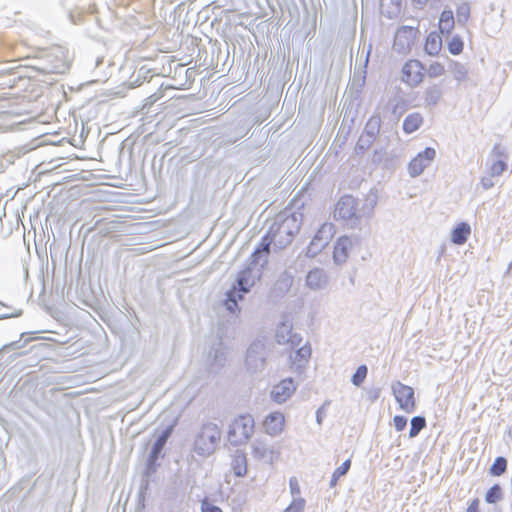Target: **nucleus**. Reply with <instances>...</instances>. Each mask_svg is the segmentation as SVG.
<instances>
[{
  "label": "nucleus",
  "instance_id": "1",
  "mask_svg": "<svg viewBox=\"0 0 512 512\" xmlns=\"http://www.w3.org/2000/svg\"><path fill=\"white\" fill-rule=\"evenodd\" d=\"M29 68L43 76L65 74L70 69L68 50L62 46L43 49Z\"/></svg>",
  "mask_w": 512,
  "mask_h": 512
},
{
  "label": "nucleus",
  "instance_id": "2",
  "mask_svg": "<svg viewBox=\"0 0 512 512\" xmlns=\"http://www.w3.org/2000/svg\"><path fill=\"white\" fill-rule=\"evenodd\" d=\"M302 225V214L283 211L271 223L269 230L275 240V248L282 250L291 244Z\"/></svg>",
  "mask_w": 512,
  "mask_h": 512
},
{
  "label": "nucleus",
  "instance_id": "3",
  "mask_svg": "<svg viewBox=\"0 0 512 512\" xmlns=\"http://www.w3.org/2000/svg\"><path fill=\"white\" fill-rule=\"evenodd\" d=\"M221 439V430L217 424L212 422L204 423L195 437L194 452L202 457L214 453Z\"/></svg>",
  "mask_w": 512,
  "mask_h": 512
},
{
  "label": "nucleus",
  "instance_id": "4",
  "mask_svg": "<svg viewBox=\"0 0 512 512\" xmlns=\"http://www.w3.org/2000/svg\"><path fill=\"white\" fill-rule=\"evenodd\" d=\"M254 418L249 415H240L229 426L228 440L234 446L245 444L254 433Z\"/></svg>",
  "mask_w": 512,
  "mask_h": 512
},
{
  "label": "nucleus",
  "instance_id": "5",
  "mask_svg": "<svg viewBox=\"0 0 512 512\" xmlns=\"http://www.w3.org/2000/svg\"><path fill=\"white\" fill-rule=\"evenodd\" d=\"M268 349L264 340L253 341L246 352L245 366L251 373H258L264 370L267 363Z\"/></svg>",
  "mask_w": 512,
  "mask_h": 512
},
{
  "label": "nucleus",
  "instance_id": "6",
  "mask_svg": "<svg viewBox=\"0 0 512 512\" xmlns=\"http://www.w3.org/2000/svg\"><path fill=\"white\" fill-rule=\"evenodd\" d=\"M357 205L358 202L354 197L350 195L342 196L336 204L334 217L347 221L352 227H355L361 218Z\"/></svg>",
  "mask_w": 512,
  "mask_h": 512
},
{
  "label": "nucleus",
  "instance_id": "7",
  "mask_svg": "<svg viewBox=\"0 0 512 512\" xmlns=\"http://www.w3.org/2000/svg\"><path fill=\"white\" fill-rule=\"evenodd\" d=\"M335 234V227L332 223H323L314 234L307 249L306 256L313 258L317 256L330 243Z\"/></svg>",
  "mask_w": 512,
  "mask_h": 512
},
{
  "label": "nucleus",
  "instance_id": "8",
  "mask_svg": "<svg viewBox=\"0 0 512 512\" xmlns=\"http://www.w3.org/2000/svg\"><path fill=\"white\" fill-rule=\"evenodd\" d=\"M276 340L279 344H290L293 348L302 342V337L293 333L292 322L287 314L282 316V321L277 325Z\"/></svg>",
  "mask_w": 512,
  "mask_h": 512
},
{
  "label": "nucleus",
  "instance_id": "9",
  "mask_svg": "<svg viewBox=\"0 0 512 512\" xmlns=\"http://www.w3.org/2000/svg\"><path fill=\"white\" fill-rule=\"evenodd\" d=\"M417 33L418 30L414 27H400L394 36L393 49L398 53L407 54L414 43Z\"/></svg>",
  "mask_w": 512,
  "mask_h": 512
},
{
  "label": "nucleus",
  "instance_id": "10",
  "mask_svg": "<svg viewBox=\"0 0 512 512\" xmlns=\"http://www.w3.org/2000/svg\"><path fill=\"white\" fill-rule=\"evenodd\" d=\"M436 156V151L432 147H426L419 152L408 164V172L411 177H417L430 166Z\"/></svg>",
  "mask_w": 512,
  "mask_h": 512
},
{
  "label": "nucleus",
  "instance_id": "11",
  "mask_svg": "<svg viewBox=\"0 0 512 512\" xmlns=\"http://www.w3.org/2000/svg\"><path fill=\"white\" fill-rule=\"evenodd\" d=\"M392 390L399 407L407 413H412L415 410L413 388L397 382L392 386Z\"/></svg>",
  "mask_w": 512,
  "mask_h": 512
},
{
  "label": "nucleus",
  "instance_id": "12",
  "mask_svg": "<svg viewBox=\"0 0 512 512\" xmlns=\"http://www.w3.org/2000/svg\"><path fill=\"white\" fill-rule=\"evenodd\" d=\"M226 360V347L219 337L210 346L207 352V366L210 372H217L225 363Z\"/></svg>",
  "mask_w": 512,
  "mask_h": 512
},
{
  "label": "nucleus",
  "instance_id": "13",
  "mask_svg": "<svg viewBox=\"0 0 512 512\" xmlns=\"http://www.w3.org/2000/svg\"><path fill=\"white\" fill-rule=\"evenodd\" d=\"M296 388L297 386L293 378H285L273 386L270 393L271 399L278 404H282L294 394Z\"/></svg>",
  "mask_w": 512,
  "mask_h": 512
},
{
  "label": "nucleus",
  "instance_id": "14",
  "mask_svg": "<svg viewBox=\"0 0 512 512\" xmlns=\"http://www.w3.org/2000/svg\"><path fill=\"white\" fill-rule=\"evenodd\" d=\"M422 64L418 60L406 62L402 68V81L411 87L417 86L423 80Z\"/></svg>",
  "mask_w": 512,
  "mask_h": 512
},
{
  "label": "nucleus",
  "instance_id": "15",
  "mask_svg": "<svg viewBox=\"0 0 512 512\" xmlns=\"http://www.w3.org/2000/svg\"><path fill=\"white\" fill-rule=\"evenodd\" d=\"M252 456L260 461L272 464L275 459V451L266 440L257 438L251 443Z\"/></svg>",
  "mask_w": 512,
  "mask_h": 512
},
{
  "label": "nucleus",
  "instance_id": "16",
  "mask_svg": "<svg viewBox=\"0 0 512 512\" xmlns=\"http://www.w3.org/2000/svg\"><path fill=\"white\" fill-rule=\"evenodd\" d=\"M328 283V275L322 268H313L306 275V286L311 290L325 289Z\"/></svg>",
  "mask_w": 512,
  "mask_h": 512
},
{
  "label": "nucleus",
  "instance_id": "17",
  "mask_svg": "<svg viewBox=\"0 0 512 512\" xmlns=\"http://www.w3.org/2000/svg\"><path fill=\"white\" fill-rule=\"evenodd\" d=\"M351 245L352 241L347 236H342L337 240L333 251V261L335 264L341 265L346 262Z\"/></svg>",
  "mask_w": 512,
  "mask_h": 512
},
{
  "label": "nucleus",
  "instance_id": "18",
  "mask_svg": "<svg viewBox=\"0 0 512 512\" xmlns=\"http://www.w3.org/2000/svg\"><path fill=\"white\" fill-rule=\"evenodd\" d=\"M253 272V268L247 266L237 274L236 281L232 286L240 288L242 292H249L251 287L255 284V278L257 277L253 275Z\"/></svg>",
  "mask_w": 512,
  "mask_h": 512
},
{
  "label": "nucleus",
  "instance_id": "19",
  "mask_svg": "<svg viewBox=\"0 0 512 512\" xmlns=\"http://www.w3.org/2000/svg\"><path fill=\"white\" fill-rule=\"evenodd\" d=\"M248 292H242L240 291V288H236L232 286L227 292H226V298L224 300V305L226 309L230 313H236L240 310L238 302L244 298V295Z\"/></svg>",
  "mask_w": 512,
  "mask_h": 512
},
{
  "label": "nucleus",
  "instance_id": "20",
  "mask_svg": "<svg viewBox=\"0 0 512 512\" xmlns=\"http://www.w3.org/2000/svg\"><path fill=\"white\" fill-rule=\"evenodd\" d=\"M266 429L269 434L276 435L282 431L284 416L280 412L270 413L265 419Z\"/></svg>",
  "mask_w": 512,
  "mask_h": 512
},
{
  "label": "nucleus",
  "instance_id": "21",
  "mask_svg": "<svg viewBox=\"0 0 512 512\" xmlns=\"http://www.w3.org/2000/svg\"><path fill=\"white\" fill-rule=\"evenodd\" d=\"M173 431V426H168L157 436L155 442L152 445L149 454H152V457H160L163 448L165 447L168 439L170 438Z\"/></svg>",
  "mask_w": 512,
  "mask_h": 512
},
{
  "label": "nucleus",
  "instance_id": "22",
  "mask_svg": "<svg viewBox=\"0 0 512 512\" xmlns=\"http://www.w3.org/2000/svg\"><path fill=\"white\" fill-rule=\"evenodd\" d=\"M470 233V225L466 222H461L452 230L451 242L455 245H463L466 243Z\"/></svg>",
  "mask_w": 512,
  "mask_h": 512
},
{
  "label": "nucleus",
  "instance_id": "23",
  "mask_svg": "<svg viewBox=\"0 0 512 512\" xmlns=\"http://www.w3.org/2000/svg\"><path fill=\"white\" fill-rule=\"evenodd\" d=\"M231 468L235 476L243 477L247 473V458L244 452L236 451L231 461Z\"/></svg>",
  "mask_w": 512,
  "mask_h": 512
},
{
  "label": "nucleus",
  "instance_id": "24",
  "mask_svg": "<svg viewBox=\"0 0 512 512\" xmlns=\"http://www.w3.org/2000/svg\"><path fill=\"white\" fill-rule=\"evenodd\" d=\"M455 25L454 14L451 9H444L439 18V30L443 35H449Z\"/></svg>",
  "mask_w": 512,
  "mask_h": 512
},
{
  "label": "nucleus",
  "instance_id": "25",
  "mask_svg": "<svg viewBox=\"0 0 512 512\" xmlns=\"http://www.w3.org/2000/svg\"><path fill=\"white\" fill-rule=\"evenodd\" d=\"M423 124V116L419 112H414L407 115L403 121V131L406 134H411L418 130Z\"/></svg>",
  "mask_w": 512,
  "mask_h": 512
},
{
  "label": "nucleus",
  "instance_id": "26",
  "mask_svg": "<svg viewBox=\"0 0 512 512\" xmlns=\"http://www.w3.org/2000/svg\"><path fill=\"white\" fill-rule=\"evenodd\" d=\"M442 96V88L438 84H433L424 91L425 107L437 105Z\"/></svg>",
  "mask_w": 512,
  "mask_h": 512
},
{
  "label": "nucleus",
  "instance_id": "27",
  "mask_svg": "<svg viewBox=\"0 0 512 512\" xmlns=\"http://www.w3.org/2000/svg\"><path fill=\"white\" fill-rule=\"evenodd\" d=\"M381 124L382 120L380 115L374 114L366 122L363 133L376 139L380 133Z\"/></svg>",
  "mask_w": 512,
  "mask_h": 512
},
{
  "label": "nucleus",
  "instance_id": "28",
  "mask_svg": "<svg viewBox=\"0 0 512 512\" xmlns=\"http://www.w3.org/2000/svg\"><path fill=\"white\" fill-rule=\"evenodd\" d=\"M441 45V37L436 32H432L427 36L425 43V51L429 55H435L440 51Z\"/></svg>",
  "mask_w": 512,
  "mask_h": 512
},
{
  "label": "nucleus",
  "instance_id": "29",
  "mask_svg": "<svg viewBox=\"0 0 512 512\" xmlns=\"http://www.w3.org/2000/svg\"><path fill=\"white\" fill-rule=\"evenodd\" d=\"M27 335L28 333H22L19 340L12 341L8 344L3 345L0 348V354L8 353L13 350H19L25 347L32 340V338L26 337Z\"/></svg>",
  "mask_w": 512,
  "mask_h": 512
},
{
  "label": "nucleus",
  "instance_id": "30",
  "mask_svg": "<svg viewBox=\"0 0 512 512\" xmlns=\"http://www.w3.org/2000/svg\"><path fill=\"white\" fill-rule=\"evenodd\" d=\"M311 356V348L309 345L299 347L293 355L290 356L293 363H297L298 367L302 366V363H306Z\"/></svg>",
  "mask_w": 512,
  "mask_h": 512
},
{
  "label": "nucleus",
  "instance_id": "31",
  "mask_svg": "<svg viewBox=\"0 0 512 512\" xmlns=\"http://www.w3.org/2000/svg\"><path fill=\"white\" fill-rule=\"evenodd\" d=\"M275 246L274 237H272L271 231L268 229L267 233L262 237L257 249L264 254V263L268 262V255L270 253V246Z\"/></svg>",
  "mask_w": 512,
  "mask_h": 512
},
{
  "label": "nucleus",
  "instance_id": "32",
  "mask_svg": "<svg viewBox=\"0 0 512 512\" xmlns=\"http://www.w3.org/2000/svg\"><path fill=\"white\" fill-rule=\"evenodd\" d=\"M426 427V419L423 416H414L410 421L409 437L415 438Z\"/></svg>",
  "mask_w": 512,
  "mask_h": 512
},
{
  "label": "nucleus",
  "instance_id": "33",
  "mask_svg": "<svg viewBox=\"0 0 512 512\" xmlns=\"http://www.w3.org/2000/svg\"><path fill=\"white\" fill-rule=\"evenodd\" d=\"M267 263H264V254L259 251L257 248L254 250V252L249 257V264L248 266H251L253 270L259 265L260 268H257V276L258 278L261 275V269L266 265Z\"/></svg>",
  "mask_w": 512,
  "mask_h": 512
},
{
  "label": "nucleus",
  "instance_id": "34",
  "mask_svg": "<svg viewBox=\"0 0 512 512\" xmlns=\"http://www.w3.org/2000/svg\"><path fill=\"white\" fill-rule=\"evenodd\" d=\"M503 498L502 488L499 484H494L486 493L485 501L489 504H496Z\"/></svg>",
  "mask_w": 512,
  "mask_h": 512
},
{
  "label": "nucleus",
  "instance_id": "35",
  "mask_svg": "<svg viewBox=\"0 0 512 512\" xmlns=\"http://www.w3.org/2000/svg\"><path fill=\"white\" fill-rule=\"evenodd\" d=\"M507 469V459L503 456H498L489 469L492 476H501Z\"/></svg>",
  "mask_w": 512,
  "mask_h": 512
},
{
  "label": "nucleus",
  "instance_id": "36",
  "mask_svg": "<svg viewBox=\"0 0 512 512\" xmlns=\"http://www.w3.org/2000/svg\"><path fill=\"white\" fill-rule=\"evenodd\" d=\"M470 17V5L463 2L456 9V18L459 25H465Z\"/></svg>",
  "mask_w": 512,
  "mask_h": 512
},
{
  "label": "nucleus",
  "instance_id": "37",
  "mask_svg": "<svg viewBox=\"0 0 512 512\" xmlns=\"http://www.w3.org/2000/svg\"><path fill=\"white\" fill-rule=\"evenodd\" d=\"M376 139L369 137L365 133H362L356 143L355 151L357 153H363L368 150Z\"/></svg>",
  "mask_w": 512,
  "mask_h": 512
},
{
  "label": "nucleus",
  "instance_id": "38",
  "mask_svg": "<svg viewBox=\"0 0 512 512\" xmlns=\"http://www.w3.org/2000/svg\"><path fill=\"white\" fill-rule=\"evenodd\" d=\"M450 69L457 81H464L467 78L468 70L465 65L459 62H452Z\"/></svg>",
  "mask_w": 512,
  "mask_h": 512
},
{
  "label": "nucleus",
  "instance_id": "39",
  "mask_svg": "<svg viewBox=\"0 0 512 512\" xmlns=\"http://www.w3.org/2000/svg\"><path fill=\"white\" fill-rule=\"evenodd\" d=\"M507 170V163L503 159H493L489 167L491 176H500Z\"/></svg>",
  "mask_w": 512,
  "mask_h": 512
},
{
  "label": "nucleus",
  "instance_id": "40",
  "mask_svg": "<svg viewBox=\"0 0 512 512\" xmlns=\"http://www.w3.org/2000/svg\"><path fill=\"white\" fill-rule=\"evenodd\" d=\"M367 374H368L367 366L366 365H360L356 369L355 373L352 375L351 382L353 383V385L359 387V386L362 385V383L366 379Z\"/></svg>",
  "mask_w": 512,
  "mask_h": 512
},
{
  "label": "nucleus",
  "instance_id": "41",
  "mask_svg": "<svg viewBox=\"0 0 512 512\" xmlns=\"http://www.w3.org/2000/svg\"><path fill=\"white\" fill-rule=\"evenodd\" d=\"M464 43L460 36L455 35L448 42V50L452 55H459L463 51Z\"/></svg>",
  "mask_w": 512,
  "mask_h": 512
},
{
  "label": "nucleus",
  "instance_id": "42",
  "mask_svg": "<svg viewBox=\"0 0 512 512\" xmlns=\"http://www.w3.org/2000/svg\"><path fill=\"white\" fill-rule=\"evenodd\" d=\"M306 501L302 497L293 498L289 506H287L283 512H303Z\"/></svg>",
  "mask_w": 512,
  "mask_h": 512
},
{
  "label": "nucleus",
  "instance_id": "43",
  "mask_svg": "<svg viewBox=\"0 0 512 512\" xmlns=\"http://www.w3.org/2000/svg\"><path fill=\"white\" fill-rule=\"evenodd\" d=\"M160 457H152V454L148 455L146 468H145V476L149 477L152 475L157 469V461Z\"/></svg>",
  "mask_w": 512,
  "mask_h": 512
},
{
  "label": "nucleus",
  "instance_id": "44",
  "mask_svg": "<svg viewBox=\"0 0 512 512\" xmlns=\"http://www.w3.org/2000/svg\"><path fill=\"white\" fill-rule=\"evenodd\" d=\"M444 67L443 65H441L440 63L438 62H435V63H432L428 70H427V73H428V76L431 77V78H436V77H439L441 76L442 74H444Z\"/></svg>",
  "mask_w": 512,
  "mask_h": 512
},
{
  "label": "nucleus",
  "instance_id": "45",
  "mask_svg": "<svg viewBox=\"0 0 512 512\" xmlns=\"http://www.w3.org/2000/svg\"><path fill=\"white\" fill-rule=\"evenodd\" d=\"M491 156L493 157V159H503L505 161L508 157L505 148L503 146H501L500 144H495L493 146L492 151H491Z\"/></svg>",
  "mask_w": 512,
  "mask_h": 512
},
{
  "label": "nucleus",
  "instance_id": "46",
  "mask_svg": "<svg viewBox=\"0 0 512 512\" xmlns=\"http://www.w3.org/2000/svg\"><path fill=\"white\" fill-rule=\"evenodd\" d=\"M201 512H223L220 507L214 505L208 498L201 501Z\"/></svg>",
  "mask_w": 512,
  "mask_h": 512
},
{
  "label": "nucleus",
  "instance_id": "47",
  "mask_svg": "<svg viewBox=\"0 0 512 512\" xmlns=\"http://www.w3.org/2000/svg\"><path fill=\"white\" fill-rule=\"evenodd\" d=\"M350 467H351V460L347 459L338 468L335 469L333 474L335 476L341 478L342 476H345L348 473V471L350 470Z\"/></svg>",
  "mask_w": 512,
  "mask_h": 512
},
{
  "label": "nucleus",
  "instance_id": "48",
  "mask_svg": "<svg viewBox=\"0 0 512 512\" xmlns=\"http://www.w3.org/2000/svg\"><path fill=\"white\" fill-rule=\"evenodd\" d=\"M289 489H290V493L293 496V498L299 497V495L301 493V490H300L299 482H298L296 477H291L290 478V480H289Z\"/></svg>",
  "mask_w": 512,
  "mask_h": 512
},
{
  "label": "nucleus",
  "instance_id": "49",
  "mask_svg": "<svg viewBox=\"0 0 512 512\" xmlns=\"http://www.w3.org/2000/svg\"><path fill=\"white\" fill-rule=\"evenodd\" d=\"M394 426L397 431H402L407 425V418L402 415H396L393 418Z\"/></svg>",
  "mask_w": 512,
  "mask_h": 512
},
{
  "label": "nucleus",
  "instance_id": "50",
  "mask_svg": "<svg viewBox=\"0 0 512 512\" xmlns=\"http://www.w3.org/2000/svg\"><path fill=\"white\" fill-rule=\"evenodd\" d=\"M493 177L494 176H491V174L489 173L488 175L483 176L481 178V185L485 190H488L495 185L493 182Z\"/></svg>",
  "mask_w": 512,
  "mask_h": 512
},
{
  "label": "nucleus",
  "instance_id": "51",
  "mask_svg": "<svg viewBox=\"0 0 512 512\" xmlns=\"http://www.w3.org/2000/svg\"><path fill=\"white\" fill-rule=\"evenodd\" d=\"M479 503L480 500L478 498L473 499L469 504L466 512H479Z\"/></svg>",
  "mask_w": 512,
  "mask_h": 512
},
{
  "label": "nucleus",
  "instance_id": "52",
  "mask_svg": "<svg viewBox=\"0 0 512 512\" xmlns=\"http://www.w3.org/2000/svg\"><path fill=\"white\" fill-rule=\"evenodd\" d=\"M18 72L15 71L14 68H11V67H0V78L1 77H4L6 75H13V74H17Z\"/></svg>",
  "mask_w": 512,
  "mask_h": 512
},
{
  "label": "nucleus",
  "instance_id": "53",
  "mask_svg": "<svg viewBox=\"0 0 512 512\" xmlns=\"http://www.w3.org/2000/svg\"><path fill=\"white\" fill-rule=\"evenodd\" d=\"M384 154H385L384 150H375L374 154H373V157H372V162L373 163L381 162L382 157H383Z\"/></svg>",
  "mask_w": 512,
  "mask_h": 512
},
{
  "label": "nucleus",
  "instance_id": "54",
  "mask_svg": "<svg viewBox=\"0 0 512 512\" xmlns=\"http://www.w3.org/2000/svg\"><path fill=\"white\" fill-rule=\"evenodd\" d=\"M22 314V310H18L17 312L11 314H4L0 316V319L10 318V317H18Z\"/></svg>",
  "mask_w": 512,
  "mask_h": 512
},
{
  "label": "nucleus",
  "instance_id": "55",
  "mask_svg": "<svg viewBox=\"0 0 512 512\" xmlns=\"http://www.w3.org/2000/svg\"><path fill=\"white\" fill-rule=\"evenodd\" d=\"M322 419H323V408H319L316 412V421L318 424H321L322 423Z\"/></svg>",
  "mask_w": 512,
  "mask_h": 512
},
{
  "label": "nucleus",
  "instance_id": "56",
  "mask_svg": "<svg viewBox=\"0 0 512 512\" xmlns=\"http://www.w3.org/2000/svg\"><path fill=\"white\" fill-rule=\"evenodd\" d=\"M340 478L335 476L334 474H332V477H331V480H330V483H329V486L331 488L335 487L337 485V482Z\"/></svg>",
  "mask_w": 512,
  "mask_h": 512
},
{
  "label": "nucleus",
  "instance_id": "57",
  "mask_svg": "<svg viewBox=\"0 0 512 512\" xmlns=\"http://www.w3.org/2000/svg\"><path fill=\"white\" fill-rule=\"evenodd\" d=\"M359 86H363L364 85V82H365V75H359Z\"/></svg>",
  "mask_w": 512,
  "mask_h": 512
},
{
  "label": "nucleus",
  "instance_id": "58",
  "mask_svg": "<svg viewBox=\"0 0 512 512\" xmlns=\"http://www.w3.org/2000/svg\"><path fill=\"white\" fill-rule=\"evenodd\" d=\"M102 62H103V58L102 57H98L96 59L95 66L96 67L100 66L102 64Z\"/></svg>",
  "mask_w": 512,
  "mask_h": 512
},
{
  "label": "nucleus",
  "instance_id": "59",
  "mask_svg": "<svg viewBox=\"0 0 512 512\" xmlns=\"http://www.w3.org/2000/svg\"><path fill=\"white\" fill-rule=\"evenodd\" d=\"M24 354V352H16L13 356V360L16 358V357H20Z\"/></svg>",
  "mask_w": 512,
  "mask_h": 512
},
{
  "label": "nucleus",
  "instance_id": "60",
  "mask_svg": "<svg viewBox=\"0 0 512 512\" xmlns=\"http://www.w3.org/2000/svg\"><path fill=\"white\" fill-rule=\"evenodd\" d=\"M418 4H426L428 0H414Z\"/></svg>",
  "mask_w": 512,
  "mask_h": 512
},
{
  "label": "nucleus",
  "instance_id": "61",
  "mask_svg": "<svg viewBox=\"0 0 512 512\" xmlns=\"http://www.w3.org/2000/svg\"><path fill=\"white\" fill-rule=\"evenodd\" d=\"M50 80L52 81V80H54V79L49 77L48 79H43V80H41V81H42V82H45V83H49V82H50Z\"/></svg>",
  "mask_w": 512,
  "mask_h": 512
},
{
  "label": "nucleus",
  "instance_id": "62",
  "mask_svg": "<svg viewBox=\"0 0 512 512\" xmlns=\"http://www.w3.org/2000/svg\"><path fill=\"white\" fill-rule=\"evenodd\" d=\"M193 72L191 71V69H187L186 70V75L187 77H190V74H192Z\"/></svg>",
  "mask_w": 512,
  "mask_h": 512
},
{
  "label": "nucleus",
  "instance_id": "63",
  "mask_svg": "<svg viewBox=\"0 0 512 512\" xmlns=\"http://www.w3.org/2000/svg\"><path fill=\"white\" fill-rule=\"evenodd\" d=\"M395 3H396V9L399 10L400 0H396Z\"/></svg>",
  "mask_w": 512,
  "mask_h": 512
},
{
  "label": "nucleus",
  "instance_id": "64",
  "mask_svg": "<svg viewBox=\"0 0 512 512\" xmlns=\"http://www.w3.org/2000/svg\"><path fill=\"white\" fill-rule=\"evenodd\" d=\"M43 346H44V344H40V345H38V346H32V348H31V349L41 348V347H43Z\"/></svg>",
  "mask_w": 512,
  "mask_h": 512
}]
</instances>
